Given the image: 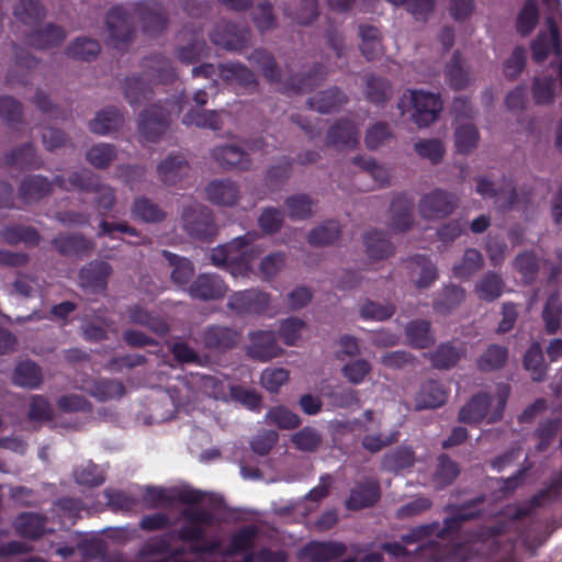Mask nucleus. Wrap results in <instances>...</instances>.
Here are the masks:
<instances>
[{
	"instance_id": "f257e3e1",
	"label": "nucleus",
	"mask_w": 562,
	"mask_h": 562,
	"mask_svg": "<svg viewBox=\"0 0 562 562\" xmlns=\"http://www.w3.org/2000/svg\"><path fill=\"white\" fill-rule=\"evenodd\" d=\"M182 525L173 530V539L190 543L189 554H214L221 548L217 538L206 540V527L214 524V515L204 508L186 507L180 512Z\"/></svg>"
},
{
	"instance_id": "f03ea898",
	"label": "nucleus",
	"mask_w": 562,
	"mask_h": 562,
	"mask_svg": "<svg viewBox=\"0 0 562 562\" xmlns=\"http://www.w3.org/2000/svg\"><path fill=\"white\" fill-rule=\"evenodd\" d=\"M257 236L255 232H247L243 236L213 248L210 254L212 265L226 269L233 274L250 270L255 252L252 244Z\"/></svg>"
},
{
	"instance_id": "7ed1b4c3",
	"label": "nucleus",
	"mask_w": 562,
	"mask_h": 562,
	"mask_svg": "<svg viewBox=\"0 0 562 562\" xmlns=\"http://www.w3.org/2000/svg\"><path fill=\"white\" fill-rule=\"evenodd\" d=\"M69 182L72 188L81 192L97 194L94 203L102 215L113 210L116 203L114 189L103 183L93 171L89 169L74 171L69 175Z\"/></svg>"
},
{
	"instance_id": "20e7f679",
	"label": "nucleus",
	"mask_w": 562,
	"mask_h": 562,
	"mask_svg": "<svg viewBox=\"0 0 562 562\" xmlns=\"http://www.w3.org/2000/svg\"><path fill=\"white\" fill-rule=\"evenodd\" d=\"M108 44L125 50L134 41L136 29L131 11L124 5L112 7L105 15Z\"/></svg>"
},
{
	"instance_id": "39448f33",
	"label": "nucleus",
	"mask_w": 562,
	"mask_h": 562,
	"mask_svg": "<svg viewBox=\"0 0 562 562\" xmlns=\"http://www.w3.org/2000/svg\"><path fill=\"white\" fill-rule=\"evenodd\" d=\"M182 227L194 239L211 241L218 232L213 212L201 204H192L182 210Z\"/></svg>"
},
{
	"instance_id": "423d86ee",
	"label": "nucleus",
	"mask_w": 562,
	"mask_h": 562,
	"mask_svg": "<svg viewBox=\"0 0 562 562\" xmlns=\"http://www.w3.org/2000/svg\"><path fill=\"white\" fill-rule=\"evenodd\" d=\"M169 125V111L161 105L153 104L140 112L137 128L143 139L156 143L167 132Z\"/></svg>"
},
{
	"instance_id": "0eeeda50",
	"label": "nucleus",
	"mask_w": 562,
	"mask_h": 562,
	"mask_svg": "<svg viewBox=\"0 0 562 562\" xmlns=\"http://www.w3.org/2000/svg\"><path fill=\"white\" fill-rule=\"evenodd\" d=\"M412 119L418 127H428L437 121L443 106L439 94L423 90L412 91Z\"/></svg>"
},
{
	"instance_id": "6e6552de",
	"label": "nucleus",
	"mask_w": 562,
	"mask_h": 562,
	"mask_svg": "<svg viewBox=\"0 0 562 562\" xmlns=\"http://www.w3.org/2000/svg\"><path fill=\"white\" fill-rule=\"evenodd\" d=\"M212 43L226 50H241L250 40V30L233 22L221 21L216 23L210 34Z\"/></svg>"
},
{
	"instance_id": "1a4fd4ad",
	"label": "nucleus",
	"mask_w": 562,
	"mask_h": 562,
	"mask_svg": "<svg viewBox=\"0 0 562 562\" xmlns=\"http://www.w3.org/2000/svg\"><path fill=\"white\" fill-rule=\"evenodd\" d=\"M269 304V294L256 289L235 292L227 301V307L239 316L263 314Z\"/></svg>"
},
{
	"instance_id": "9d476101",
	"label": "nucleus",
	"mask_w": 562,
	"mask_h": 562,
	"mask_svg": "<svg viewBox=\"0 0 562 562\" xmlns=\"http://www.w3.org/2000/svg\"><path fill=\"white\" fill-rule=\"evenodd\" d=\"M270 82H278L283 79L285 72H262ZM326 72H286L285 83L282 92L286 94L308 93L321 85Z\"/></svg>"
},
{
	"instance_id": "9b49d317",
	"label": "nucleus",
	"mask_w": 562,
	"mask_h": 562,
	"mask_svg": "<svg viewBox=\"0 0 562 562\" xmlns=\"http://www.w3.org/2000/svg\"><path fill=\"white\" fill-rule=\"evenodd\" d=\"M134 14L142 23V27L147 35H158L162 33L168 24L167 12L161 3L156 1H139L134 4Z\"/></svg>"
},
{
	"instance_id": "f8f14e48",
	"label": "nucleus",
	"mask_w": 562,
	"mask_h": 562,
	"mask_svg": "<svg viewBox=\"0 0 562 562\" xmlns=\"http://www.w3.org/2000/svg\"><path fill=\"white\" fill-rule=\"evenodd\" d=\"M458 203L454 194L436 189L419 201V213L424 218H442L453 212Z\"/></svg>"
},
{
	"instance_id": "ddd939ff",
	"label": "nucleus",
	"mask_w": 562,
	"mask_h": 562,
	"mask_svg": "<svg viewBox=\"0 0 562 562\" xmlns=\"http://www.w3.org/2000/svg\"><path fill=\"white\" fill-rule=\"evenodd\" d=\"M50 244L60 256L77 259L89 257L95 248L94 241L80 233H60Z\"/></svg>"
},
{
	"instance_id": "4468645a",
	"label": "nucleus",
	"mask_w": 562,
	"mask_h": 562,
	"mask_svg": "<svg viewBox=\"0 0 562 562\" xmlns=\"http://www.w3.org/2000/svg\"><path fill=\"white\" fill-rule=\"evenodd\" d=\"M112 267L103 260H92L79 271V284L82 289L100 294L106 291L108 280L112 274Z\"/></svg>"
},
{
	"instance_id": "2eb2a0df",
	"label": "nucleus",
	"mask_w": 562,
	"mask_h": 562,
	"mask_svg": "<svg viewBox=\"0 0 562 562\" xmlns=\"http://www.w3.org/2000/svg\"><path fill=\"white\" fill-rule=\"evenodd\" d=\"M227 290V285L218 274L201 273L190 284L188 292L192 299L205 302L222 299Z\"/></svg>"
},
{
	"instance_id": "dca6fc26",
	"label": "nucleus",
	"mask_w": 562,
	"mask_h": 562,
	"mask_svg": "<svg viewBox=\"0 0 562 562\" xmlns=\"http://www.w3.org/2000/svg\"><path fill=\"white\" fill-rule=\"evenodd\" d=\"M50 193V180L43 175H26L18 187V198L25 205L37 204Z\"/></svg>"
},
{
	"instance_id": "f3484780",
	"label": "nucleus",
	"mask_w": 562,
	"mask_h": 562,
	"mask_svg": "<svg viewBox=\"0 0 562 562\" xmlns=\"http://www.w3.org/2000/svg\"><path fill=\"white\" fill-rule=\"evenodd\" d=\"M247 355L256 360L269 361L281 355V347L272 330H257L249 334Z\"/></svg>"
},
{
	"instance_id": "a211bd4d",
	"label": "nucleus",
	"mask_w": 562,
	"mask_h": 562,
	"mask_svg": "<svg viewBox=\"0 0 562 562\" xmlns=\"http://www.w3.org/2000/svg\"><path fill=\"white\" fill-rule=\"evenodd\" d=\"M238 333L227 326L211 325L202 334L204 347L216 353H223L233 349L238 344Z\"/></svg>"
},
{
	"instance_id": "6ab92c4d",
	"label": "nucleus",
	"mask_w": 562,
	"mask_h": 562,
	"mask_svg": "<svg viewBox=\"0 0 562 562\" xmlns=\"http://www.w3.org/2000/svg\"><path fill=\"white\" fill-rule=\"evenodd\" d=\"M381 497L380 484L376 480L369 479L359 482L350 491L349 497L346 499V507L349 510H360L374 506Z\"/></svg>"
},
{
	"instance_id": "aec40b11",
	"label": "nucleus",
	"mask_w": 562,
	"mask_h": 562,
	"mask_svg": "<svg viewBox=\"0 0 562 562\" xmlns=\"http://www.w3.org/2000/svg\"><path fill=\"white\" fill-rule=\"evenodd\" d=\"M211 156L226 170L246 171L251 166L249 154L237 145L216 146Z\"/></svg>"
},
{
	"instance_id": "412c9836",
	"label": "nucleus",
	"mask_w": 562,
	"mask_h": 562,
	"mask_svg": "<svg viewBox=\"0 0 562 562\" xmlns=\"http://www.w3.org/2000/svg\"><path fill=\"white\" fill-rule=\"evenodd\" d=\"M66 38L64 27L47 23L44 26L36 27L25 34L24 42L36 49H47L59 46Z\"/></svg>"
},
{
	"instance_id": "4be33fe9",
	"label": "nucleus",
	"mask_w": 562,
	"mask_h": 562,
	"mask_svg": "<svg viewBox=\"0 0 562 562\" xmlns=\"http://www.w3.org/2000/svg\"><path fill=\"white\" fill-rule=\"evenodd\" d=\"M484 497L479 496L470 502H467L456 507L453 515L445 518L443 527L438 532L439 537L453 535L460 531L462 524L472 520L480 516L481 509L479 506L483 503Z\"/></svg>"
},
{
	"instance_id": "5701e85b",
	"label": "nucleus",
	"mask_w": 562,
	"mask_h": 562,
	"mask_svg": "<svg viewBox=\"0 0 562 562\" xmlns=\"http://www.w3.org/2000/svg\"><path fill=\"white\" fill-rule=\"evenodd\" d=\"M47 517L37 513H21L13 522L15 532L27 540H37L45 533L50 532L47 528Z\"/></svg>"
},
{
	"instance_id": "b1692460",
	"label": "nucleus",
	"mask_w": 562,
	"mask_h": 562,
	"mask_svg": "<svg viewBox=\"0 0 562 562\" xmlns=\"http://www.w3.org/2000/svg\"><path fill=\"white\" fill-rule=\"evenodd\" d=\"M414 200L405 193L395 195L390 205V227L396 232L408 231L414 223Z\"/></svg>"
},
{
	"instance_id": "393cba45",
	"label": "nucleus",
	"mask_w": 562,
	"mask_h": 562,
	"mask_svg": "<svg viewBox=\"0 0 562 562\" xmlns=\"http://www.w3.org/2000/svg\"><path fill=\"white\" fill-rule=\"evenodd\" d=\"M359 143V131L349 119H340L327 131V144L336 148H355Z\"/></svg>"
},
{
	"instance_id": "a878e982",
	"label": "nucleus",
	"mask_w": 562,
	"mask_h": 562,
	"mask_svg": "<svg viewBox=\"0 0 562 562\" xmlns=\"http://www.w3.org/2000/svg\"><path fill=\"white\" fill-rule=\"evenodd\" d=\"M347 552V546L340 541H311L303 548L310 562H331Z\"/></svg>"
},
{
	"instance_id": "bb28decb",
	"label": "nucleus",
	"mask_w": 562,
	"mask_h": 562,
	"mask_svg": "<svg viewBox=\"0 0 562 562\" xmlns=\"http://www.w3.org/2000/svg\"><path fill=\"white\" fill-rule=\"evenodd\" d=\"M448 400V391L445 385L436 380L423 383L415 398L416 409H434L442 406Z\"/></svg>"
},
{
	"instance_id": "cd10ccee",
	"label": "nucleus",
	"mask_w": 562,
	"mask_h": 562,
	"mask_svg": "<svg viewBox=\"0 0 562 562\" xmlns=\"http://www.w3.org/2000/svg\"><path fill=\"white\" fill-rule=\"evenodd\" d=\"M0 236L3 241L10 246L22 243L27 247H35L42 239L40 232L35 227L23 224H9L3 226L0 231Z\"/></svg>"
},
{
	"instance_id": "c85d7f7f",
	"label": "nucleus",
	"mask_w": 562,
	"mask_h": 562,
	"mask_svg": "<svg viewBox=\"0 0 562 562\" xmlns=\"http://www.w3.org/2000/svg\"><path fill=\"white\" fill-rule=\"evenodd\" d=\"M124 123V116L120 109L106 106L97 112L93 120L89 122V130L97 135H108L117 131Z\"/></svg>"
},
{
	"instance_id": "c756f323",
	"label": "nucleus",
	"mask_w": 562,
	"mask_h": 562,
	"mask_svg": "<svg viewBox=\"0 0 562 562\" xmlns=\"http://www.w3.org/2000/svg\"><path fill=\"white\" fill-rule=\"evenodd\" d=\"M205 191L209 200L217 205L233 206L239 200L237 184L227 179L211 181Z\"/></svg>"
},
{
	"instance_id": "7c9ffc66",
	"label": "nucleus",
	"mask_w": 562,
	"mask_h": 562,
	"mask_svg": "<svg viewBox=\"0 0 562 562\" xmlns=\"http://www.w3.org/2000/svg\"><path fill=\"white\" fill-rule=\"evenodd\" d=\"M348 102L347 95L338 88L334 87L319 91L307 101L308 108L323 114L338 111Z\"/></svg>"
},
{
	"instance_id": "2f4dec72",
	"label": "nucleus",
	"mask_w": 562,
	"mask_h": 562,
	"mask_svg": "<svg viewBox=\"0 0 562 562\" xmlns=\"http://www.w3.org/2000/svg\"><path fill=\"white\" fill-rule=\"evenodd\" d=\"M363 244L368 257L372 260H383L394 254L395 247L385 232L372 229L364 234Z\"/></svg>"
},
{
	"instance_id": "473e14b6",
	"label": "nucleus",
	"mask_w": 562,
	"mask_h": 562,
	"mask_svg": "<svg viewBox=\"0 0 562 562\" xmlns=\"http://www.w3.org/2000/svg\"><path fill=\"white\" fill-rule=\"evenodd\" d=\"M492 404L491 396L485 392H480L460 409L458 419L465 424H477L487 415Z\"/></svg>"
},
{
	"instance_id": "72a5a7b5",
	"label": "nucleus",
	"mask_w": 562,
	"mask_h": 562,
	"mask_svg": "<svg viewBox=\"0 0 562 562\" xmlns=\"http://www.w3.org/2000/svg\"><path fill=\"white\" fill-rule=\"evenodd\" d=\"M5 165L20 170L41 169L43 160L37 157L35 147L32 143L23 144L13 148L4 157Z\"/></svg>"
},
{
	"instance_id": "f704fd0d",
	"label": "nucleus",
	"mask_w": 562,
	"mask_h": 562,
	"mask_svg": "<svg viewBox=\"0 0 562 562\" xmlns=\"http://www.w3.org/2000/svg\"><path fill=\"white\" fill-rule=\"evenodd\" d=\"M532 58L542 61L548 58L551 53H560L559 31L554 22L550 20L549 32L540 33L531 45Z\"/></svg>"
},
{
	"instance_id": "c9c22d12",
	"label": "nucleus",
	"mask_w": 562,
	"mask_h": 562,
	"mask_svg": "<svg viewBox=\"0 0 562 562\" xmlns=\"http://www.w3.org/2000/svg\"><path fill=\"white\" fill-rule=\"evenodd\" d=\"M126 313L132 324L145 326L158 335H166L169 331L168 324L161 317L139 304L128 306Z\"/></svg>"
},
{
	"instance_id": "e433bc0d",
	"label": "nucleus",
	"mask_w": 562,
	"mask_h": 562,
	"mask_svg": "<svg viewBox=\"0 0 562 562\" xmlns=\"http://www.w3.org/2000/svg\"><path fill=\"white\" fill-rule=\"evenodd\" d=\"M189 170V164L182 155H169L157 167L161 181L167 186L176 184Z\"/></svg>"
},
{
	"instance_id": "4c0bfd02",
	"label": "nucleus",
	"mask_w": 562,
	"mask_h": 562,
	"mask_svg": "<svg viewBox=\"0 0 562 562\" xmlns=\"http://www.w3.org/2000/svg\"><path fill=\"white\" fill-rule=\"evenodd\" d=\"M124 94L127 102L134 106L150 100L155 90L151 83L146 81L139 72L138 76H130L125 79Z\"/></svg>"
},
{
	"instance_id": "58836bf2",
	"label": "nucleus",
	"mask_w": 562,
	"mask_h": 562,
	"mask_svg": "<svg viewBox=\"0 0 562 562\" xmlns=\"http://www.w3.org/2000/svg\"><path fill=\"white\" fill-rule=\"evenodd\" d=\"M12 382L20 387L38 389L43 382L42 369L31 360L19 362L14 369Z\"/></svg>"
},
{
	"instance_id": "ea45409f",
	"label": "nucleus",
	"mask_w": 562,
	"mask_h": 562,
	"mask_svg": "<svg viewBox=\"0 0 562 562\" xmlns=\"http://www.w3.org/2000/svg\"><path fill=\"white\" fill-rule=\"evenodd\" d=\"M415 464V452L411 447L400 446L387 451L382 460L381 468L384 471L397 473L409 469Z\"/></svg>"
},
{
	"instance_id": "a19ab883",
	"label": "nucleus",
	"mask_w": 562,
	"mask_h": 562,
	"mask_svg": "<svg viewBox=\"0 0 562 562\" xmlns=\"http://www.w3.org/2000/svg\"><path fill=\"white\" fill-rule=\"evenodd\" d=\"M124 384L116 379L101 378L93 381L88 390L90 396L100 403L112 400H120L125 395Z\"/></svg>"
},
{
	"instance_id": "79ce46f5",
	"label": "nucleus",
	"mask_w": 562,
	"mask_h": 562,
	"mask_svg": "<svg viewBox=\"0 0 562 562\" xmlns=\"http://www.w3.org/2000/svg\"><path fill=\"white\" fill-rule=\"evenodd\" d=\"M358 34L361 38L360 50L368 60H373L383 53L382 34L379 27L360 24Z\"/></svg>"
},
{
	"instance_id": "37998d69",
	"label": "nucleus",
	"mask_w": 562,
	"mask_h": 562,
	"mask_svg": "<svg viewBox=\"0 0 562 562\" xmlns=\"http://www.w3.org/2000/svg\"><path fill=\"white\" fill-rule=\"evenodd\" d=\"M257 535L258 528L254 525L240 527L231 536L229 543L223 554L233 557L252 550Z\"/></svg>"
},
{
	"instance_id": "c03bdc74",
	"label": "nucleus",
	"mask_w": 562,
	"mask_h": 562,
	"mask_svg": "<svg viewBox=\"0 0 562 562\" xmlns=\"http://www.w3.org/2000/svg\"><path fill=\"white\" fill-rule=\"evenodd\" d=\"M341 235V226L335 220H327L314 227L307 235V243L314 247L329 246Z\"/></svg>"
},
{
	"instance_id": "a18cd8bd",
	"label": "nucleus",
	"mask_w": 562,
	"mask_h": 562,
	"mask_svg": "<svg viewBox=\"0 0 562 562\" xmlns=\"http://www.w3.org/2000/svg\"><path fill=\"white\" fill-rule=\"evenodd\" d=\"M132 217L144 223H160L166 218V213L160 206L146 196H138L131 207Z\"/></svg>"
},
{
	"instance_id": "49530a36",
	"label": "nucleus",
	"mask_w": 562,
	"mask_h": 562,
	"mask_svg": "<svg viewBox=\"0 0 562 562\" xmlns=\"http://www.w3.org/2000/svg\"><path fill=\"white\" fill-rule=\"evenodd\" d=\"M13 14L18 21L27 26H36L45 18L46 12L38 0H20Z\"/></svg>"
},
{
	"instance_id": "de8ad7c7",
	"label": "nucleus",
	"mask_w": 562,
	"mask_h": 562,
	"mask_svg": "<svg viewBox=\"0 0 562 562\" xmlns=\"http://www.w3.org/2000/svg\"><path fill=\"white\" fill-rule=\"evenodd\" d=\"M315 204L316 201L305 193L290 195L284 201L288 216L293 221H305L312 217Z\"/></svg>"
},
{
	"instance_id": "09e8293b",
	"label": "nucleus",
	"mask_w": 562,
	"mask_h": 562,
	"mask_svg": "<svg viewBox=\"0 0 562 562\" xmlns=\"http://www.w3.org/2000/svg\"><path fill=\"white\" fill-rule=\"evenodd\" d=\"M405 334L409 344L416 348H428L435 341L430 322L425 319L409 322L405 327Z\"/></svg>"
},
{
	"instance_id": "8fccbe9b",
	"label": "nucleus",
	"mask_w": 562,
	"mask_h": 562,
	"mask_svg": "<svg viewBox=\"0 0 562 562\" xmlns=\"http://www.w3.org/2000/svg\"><path fill=\"white\" fill-rule=\"evenodd\" d=\"M101 52L99 41L89 37H77L66 48V55L74 59L91 61Z\"/></svg>"
},
{
	"instance_id": "3c124183",
	"label": "nucleus",
	"mask_w": 562,
	"mask_h": 562,
	"mask_svg": "<svg viewBox=\"0 0 562 562\" xmlns=\"http://www.w3.org/2000/svg\"><path fill=\"white\" fill-rule=\"evenodd\" d=\"M182 123L188 126L194 125L213 131H220L223 127L220 112L216 110L191 109L183 115Z\"/></svg>"
},
{
	"instance_id": "603ef678",
	"label": "nucleus",
	"mask_w": 562,
	"mask_h": 562,
	"mask_svg": "<svg viewBox=\"0 0 562 562\" xmlns=\"http://www.w3.org/2000/svg\"><path fill=\"white\" fill-rule=\"evenodd\" d=\"M207 50L206 42L198 34H194L187 45L177 48V58L187 66L194 65L202 60Z\"/></svg>"
},
{
	"instance_id": "864d4df0",
	"label": "nucleus",
	"mask_w": 562,
	"mask_h": 562,
	"mask_svg": "<svg viewBox=\"0 0 562 562\" xmlns=\"http://www.w3.org/2000/svg\"><path fill=\"white\" fill-rule=\"evenodd\" d=\"M162 256L173 267L171 271L172 281L179 285L187 284L194 274L192 262L168 250H162Z\"/></svg>"
},
{
	"instance_id": "5fc2aeb1",
	"label": "nucleus",
	"mask_w": 562,
	"mask_h": 562,
	"mask_svg": "<svg viewBox=\"0 0 562 562\" xmlns=\"http://www.w3.org/2000/svg\"><path fill=\"white\" fill-rule=\"evenodd\" d=\"M117 156L116 147L112 144L100 143L86 153L87 161L97 169H106Z\"/></svg>"
},
{
	"instance_id": "6e6d98bb",
	"label": "nucleus",
	"mask_w": 562,
	"mask_h": 562,
	"mask_svg": "<svg viewBox=\"0 0 562 562\" xmlns=\"http://www.w3.org/2000/svg\"><path fill=\"white\" fill-rule=\"evenodd\" d=\"M463 353L464 351L462 348H458L451 342H447L437 347L435 352L431 355L430 360L432 366L437 369H450L460 361Z\"/></svg>"
},
{
	"instance_id": "4d7b16f0",
	"label": "nucleus",
	"mask_w": 562,
	"mask_h": 562,
	"mask_svg": "<svg viewBox=\"0 0 562 562\" xmlns=\"http://www.w3.org/2000/svg\"><path fill=\"white\" fill-rule=\"evenodd\" d=\"M394 140L395 135L390 125L385 122H376L371 125L364 136V144L370 150H375L381 146L390 145Z\"/></svg>"
},
{
	"instance_id": "13d9d810",
	"label": "nucleus",
	"mask_w": 562,
	"mask_h": 562,
	"mask_svg": "<svg viewBox=\"0 0 562 562\" xmlns=\"http://www.w3.org/2000/svg\"><path fill=\"white\" fill-rule=\"evenodd\" d=\"M412 274L418 269V279L415 281L417 288H428L437 279V269L431 260L424 255H416L411 258Z\"/></svg>"
},
{
	"instance_id": "bf43d9fd",
	"label": "nucleus",
	"mask_w": 562,
	"mask_h": 562,
	"mask_svg": "<svg viewBox=\"0 0 562 562\" xmlns=\"http://www.w3.org/2000/svg\"><path fill=\"white\" fill-rule=\"evenodd\" d=\"M291 442L303 452H316L322 442V434L314 427L305 426L291 436Z\"/></svg>"
},
{
	"instance_id": "052dcab7",
	"label": "nucleus",
	"mask_w": 562,
	"mask_h": 562,
	"mask_svg": "<svg viewBox=\"0 0 562 562\" xmlns=\"http://www.w3.org/2000/svg\"><path fill=\"white\" fill-rule=\"evenodd\" d=\"M437 461L434 477L440 487H446L457 480L460 474V467L447 453L439 454Z\"/></svg>"
},
{
	"instance_id": "680f3d73",
	"label": "nucleus",
	"mask_w": 562,
	"mask_h": 562,
	"mask_svg": "<svg viewBox=\"0 0 562 562\" xmlns=\"http://www.w3.org/2000/svg\"><path fill=\"white\" fill-rule=\"evenodd\" d=\"M146 508L168 507L175 503L173 491L161 486H146L142 495Z\"/></svg>"
},
{
	"instance_id": "e2e57ef3",
	"label": "nucleus",
	"mask_w": 562,
	"mask_h": 562,
	"mask_svg": "<svg viewBox=\"0 0 562 562\" xmlns=\"http://www.w3.org/2000/svg\"><path fill=\"white\" fill-rule=\"evenodd\" d=\"M266 418L280 429H295L301 425L300 416L283 405L271 407L267 412Z\"/></svg>"
},
{
	"instance_id": "0e129e2a",
	"label": "nucleus",
	"mask_w": 562,
	"mask_h": 562,
	"mask_svg": "<svg viewBox=\"0 0 562 562\" xmlns=\"http://www.w3.org/2000/svg\"><path fill=\"white\" fill-rule=\"evenodd\" d=\"M74 477L76 483L79 485L95 487L100 486L105 481V475L101 468L89 461L85 464H81L74 471Z\"/></svg>"
},
{
	"instance_id": "69168bd1",
	"label": "nucleus",
	"mask_w": 562,
	"mask_h": 562,
	"mask_svg": "<svg viewBox=\"0 0 562 562\" xmlns=\"http://www.w3.org/2000/svg\"><path fill=\"white\" fill-rule=\"evenodd\" d=\"M173 540V532L168 531L158 536L148 538L139 549V558L156 555H167L170 550V542Z\"/></svg>"
},
{
	"instance_id": "338daca9",
	"label": "nucleus",
	"mask_w": 562,
	"mask_h": 562,
	"mask_svg": "<svg viewBox=\"0 0 562 562\" xmlns=\"http://www.w3.org/2000/svg\"><path fill=\"white\" fill-rule=\"evenodd\" d=\"M366 95L370 102L382 104L391 98L392 87L386 79L372 75L367 81Z\"/></svg>"
},
{
	"instance_id": "774afa93",
	"label": "nucleus",
	"mask_w": 562,
	"mask_h": 562,
	"mask_svg": "<svg viewBox=\"0 0 562 562\" xmlns=\"http://www.w3.org/2000/svg\"><path fill=\"white\" fill-rule=\"evenodd\" d=\"M479 131L472 124H462L454 132V144L458 153L467 155L477 146Z\"/></svg>"
}]
</instances>
